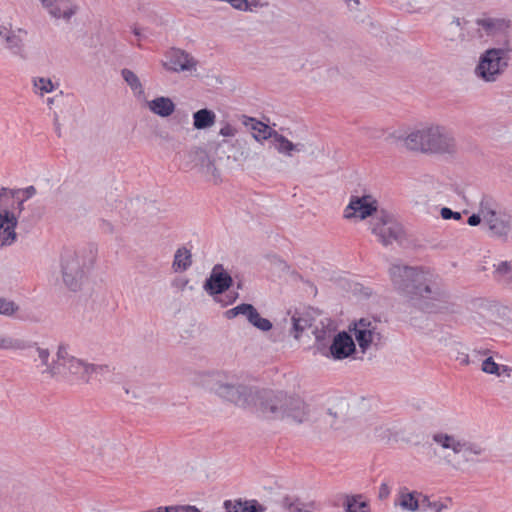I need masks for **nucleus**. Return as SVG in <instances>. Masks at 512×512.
I'll use <instances>...</instances> for the list:
<instances>
[{
  "mask_svg": "<svg viewBox=\"0 0 512 512\" xmlns=\"http://www.w3.org/2000/svg\"><path fill=\"white\" fill-rule=\"evenodd\" d=\"M204 382L221 399L237 407L251 409L264 419H287L297 424L309 420L310 407L296 394L240 383L235 375L225 372L208 374Z\"/></svg>",
  "mask_w": 512,
  "mask_h": 512,
  "instance_id": "nucleus-1",
  "label": "nucleus"
},
{
  "mask_svg": "<svg viewBox=\"0 0 512 512\" xmlns=\"http://www.w3.org/2000/svg\"><path fill=\"white\" fill-rule=\"evenodd\" d=\"M389 274L395 289L426 313H456L458 306L437 276L422 268L393 264Z\"/></svg>",
  "mask_w": 512,
  "mask_h": 512,
  "instance_id": "nucleus-2",
  "label": "nucleus"
},
{
  "mask_svg": "<svg viewBox=\"0 0 512 512\" xmlns=\"http://www.w3.org/2000/svg\"><path fill=\"white\" fill-rule=\"evenodd\" d=\"M401 139L404 142V146L413 151L453 154L457 150L456 140L452 132L440 125H431L414 130Z\"/></svg>",
  "mask_w": 512,
  "mask_h": 512,
  "instance_id": "nucleus-3",
  "label": "nucleus"
},
{
  "mask_svg": "<svg viewBox=\"0 0 512 512\" xmlns=\"http://www.w3.org/2000/svg\"><path fill=\"white\" fill-rule=\"evenodd\" d=\"M94 261L95 253L92 249H65L60 258V272L64 285L74 292L80 290Z\"/></svg>",
  "mask_w": 512,
  "mask_h": 512,
  "instance_id": "nucleus-4",
  "label": "nucleus"
},
{
  "mask_svg": "<svg viewBox=\"0 0 512 512\" xmlns=\"http://www.w3.org/2000/svg\"><path fill=\"white\" fill-rule=\"evenodd\" d=\"M507 48H489L484 51L475 67V75L485 82H495L505 72L510 60Z\"/></svg>",
  "mask_w": 512,
  "mask_h": 512,
  "instance_id": "nucleus-5",
  "label": "nucleus"
},
{
  "mask_svg": "<svg viewBox=\"0 0 512 512\" xmlns=\"http://www.w3.org/2000/svg\"><path fill=\"white\" fill-rule=\"evenodd\" d=\"M56 357L59 359L60 376L68 381L89 383V363L71 355L66 344L58 346Z\"/></svg>",
  "mask_w": 512,
  "mask_h": 512,
  "instance_id": "nucleus-6",
  "label": "nucleus"
},
{
  "mask_svg": "<svg viewBox=\"0 0 512 512\" xmlns=\"http://www.w3.org/2000/svg\"><path fill=\"white\" fill-rule=\"evenodd\" d=\"M371 230L383 245L399 241L403 235L401 224L385 211H381L373 220Z\"/></svg>",
  "mask_w": 512,
  "mask_h": 512,
  "instance_id": "nucleus-7",
  "label": "nucleus"
},
{
  "mask_svg": "<svg viewBox=\"0 0 512 512\" xmlns=\"http://www.w3.org/2000/svg\"><path fill=\"white\" fill-rule=\"evenodd\" d=\"M355 339L365 352L370 345H378L381 342L382 336L378 330V322L375 320L362 318L354 324Z\"/></svg>",
  "mask_w": 512,
  "mask_h": 512,
  "instance_id": "nucleus-8",
  "label": "nucleus"
},
{
  "mask_svg": "<svg viewBox=\"0 0 512 512\" xmlns=\"http://www.w3.org/2000/svg\"><path fill=\"white\" fill-rule=\"evenodd\" d=\"M224 316L229 320L243 316L252 326L263 332L269 331L273 327L269 319L261 317L257 309L248 303H241L225 311Z\"/></svg>",
  "mask_w": 512,
  "mask_h": 512,
  "instance_id": "nucleus-9",
  "label": "nucleus"
},
{
  "mask_svg": "<svg viewBox=\"0 0 512 512\" xmlns=\"http://www.w3.org/2000/svg\"><path fill=\"white\" fill-rule=\"evenodd\" d=\"M163 67L171 72H196L198 61L188 52L179 48H172L166 53Z\"/></svg>",
  "mask_w": 512,
  "mask_h": 512,
  "instance_id": "nucleus-10",
  "label": "nucleus"
},
{
  "mask_svg": "<svg viewBox=\"0 0 512 512\" xmlns=\"http://www.w3.org/2000/svg\"><path fill=\"white\" fill-rule=\"evenodd\" d=\"M355 343L350 334L342 331L332 338L331 344L322 348L323 356L334 360H342L355 352Z\"/></svg>",
  "mask_w": 512,
  "mask_h": 512,
  "instance_id": "nucleus-11",
  "label": "nucleus"
},
{
  "mask_svg": "<svg viewBox=\"0 0 512 512\" xmlns=\"http://www.w3.org/2000/svg\"><path fill=\"white\" fill-rule=\"evenodd\" d=\"M232 285V276L224 269L222 264H216L205 280L203 288L210 296H216L226 292Z\"/></svg>",
  "mask_w": 512,
  "mask_h": 512,
  "instance_id": "nucleus-12",
  "label": "nucleus"
},
{
  "mask_svg": "<svg viewBox=\"0 0 512 512\" xmlns=\"http://www.w3.org/2000/svg\"><path fill=\"white\" fill-rule=\"evenodd\" d=\"M480 212L483 221L488 225L489 231L498 237L507 236L510 231L509 216L498 214L488 207L487 203L481 202Z\"/></svg>",
  "mask_w": 512,
  "mask_h": 512,
  "instance_id": "nucleus-13",
  "label": "nucleus"
},
{
  "mask_svg": "<svg viewBox=\"0 0 512 512\" xmlns=\"http://www.w3.org/2000/svg\"><path fill=\"white\" fill-rule=\"evenodd\" d=\"M375 212H377V202L371 196H353L344 211V217L363 220Z\"/></svg>",
  "mask_w": 512,
  "mask_h": 512,
  "instance_id": "nucleus-14",
  "label": "nucleus"
},
{
  "mask_svg": "<svg viewBox=\"0 0 512 512\" xmlns=\"http://www.w3.org/2000/svg\"><path fill=\"white\" fill-rule=\"evenodd\" d=\"M39 2L52 18L66 22H69L78 11V5L73 0H39Z\"/></svg>",
  "mask_w": 512,
  "mask_h": 512,
  "instance_id": "nucleus-15",
  "label": "nucleus"
},
{
  "mask_svg": "<svg viewBox=\"0 0 512 512\" xmlns=\"http://www.w3.org/2000/svg\"><path fill=\"white\" fill-rule=\"evenodd\" d=\"M27 31L18 29L17 31L8 29L7 27L0 26V38L5 44V47L14 55L23 59L26 58L24 37Z\"/></svg>",
  "mask_w": 512,
  "mask_h": 512,
  "instance_id": "nucleus-16",
  "label": "nucleus"
},
{
  "mask_svg": "<svg viewBox=\"0 0 512 512\" xmlns=\"http://www.w3.org/2000/svg\"><path fill=\"white\" fill-rule=\"evenodd\" d=\"M17 217L9 210L0 211V248L13 245L17 240Z\"/></svg>",
  "mask_w": 512,
  "mask_h": 512,
  "instance_id": "nucleus-17",
  "label": "nucleus"
},
{
  "mask_svg": "<svg viewBox=\"0 0 512 512\" xmlns=\"http://www.w3.org/2000/svg\"><path fill=\"white\" fill-rule=\"evenodd\" d=\"M29 344L31 345L30 348L35 347L37 356L34 358V361L39 362L36 367L40 370L41 374L49 378H58L61 375V371L59 370V359L57 358L50 362L49 349L40 347L37 343Z\"/></svg>",
  "mask_w": 512,
  "mask_h": 512,
  "instance_id": "nucleus-18",
  "label": "nucleus"
},
{
  "mask_svg": "<svg viewBox=\"0 0 512 512\" xmlns=\"http://www.w3.org/2000/svg\"><path fill=\"white\" fill-rule=\"evenodd\" d=\"M189 158L194 162V166L199 168V171L204 174L208 179L218 180L219 171L216 168L214 161L210 159L208 154L202 148L194 147L189 151Z\"/></svg>",
  "mask_w": 512,
  "mask_h": 512,
  "instance_id": "nucleus-19",
  "label": "nucleus"
},
{
  "mask_svg": "<svg viewBox=\"0 0 512 512\" xmlns=\"http://www.w3.org/2000/svg\"><path fill=\"white\" fill-rule=\"evenodd\" d=\"M336 326L333 321L328 318L321 319L318 323H314L312 333L316 340V349L319 353L322 348L326 347L330 340L335 336Z\"/></svg>",
  "mask_w": 512,
  "mask_h": 512,
  "instance_id": "nucleus-20",
  "label": "nucleus"
},
{
  "mask_svg": "<svg viewBox=\"0 0 512 512\" xmlns=\"http://www.w3.org/2000/svg\"><path fill=\"white\" fill-rule=\"evenodd\" d=\"M479 37L496 36L509 28V21L501 18L482 17L475 21Z\"/></svg>",
  "mask_w": 512,
  "mask_h": 512,
  "instance_id": "nucleus-21",
  "label": "nucleus"
},
{
  "mask_svg": "<svg viewBox=\"0 0 512 512\" xmlns=\"http://www.w3.org/2000/svg\"><path fill=\"white\" fill-rule=\"evenodd\" d=\"M470 22L455 17L445 28L444 30V38L447 41L458 43L464 42L468 40V37L465 34V31H469Z\"/></svg>",
  "mask_w": 512,
  "mask_h": 512,
  "instance_id": "nucleus-22",
  "label": "nucleus"
},
{
  "mask_svg": "<svg viewBox=\"0 0 512 512\" xmlns=\"http://www.w3.org/2000/svg\"><path fill=\"white\" fill-rule=\"evenodd\" d=\"M243 124L253 131L252 136L258 142H262L269 138L273 139L275 137V133H277L276 130H273L267 124L251 117L244 116Z\"/></svg>",
  "mask_w": 512,
  "mask_h": 512,
  "instance_id": "nucleus-23",
  "label": "nucleus"
},
{
  "mask_svg": "<svg viewBox=\"0 0 512 512\" xmlns=\"http://www.w3.org/2000/svg\"><path fill=\"white\" fill-rule=\"evenodd\" d=\"M455 454H462V456L467 460H473V456H481L485 453V448L481 446V444L473 441L466 440L464 438H459L457 440L456 448L454 451Z\"/></svg>",
  "mask_w": 512,
  "mask_h": 512,
  "instance_id": "nucleus-24",
  "label": "nucleus"
},
{
  "mask_svg": "<svg viewBox=\"0 0 512 512\" xmlns=\"http://www.w3.org/2000/svg\"><path fill=\"white\" fill-rule=\"evenodd\" d=\"M150 111L160 117L166 118L175 111V104L171 98L159 96L147 103Z\"/></svg>",
  "mask_w": 512,
  "mask_h": 512,
  "instance_id": "nucleus-25",
  "label": "nucleus"
},
{
  "mask_svg": "<svg viewBox=\"0 0 512 512\" xmlns=\"http://www.w3.org/2000/svg\"><path fill=\"white\" fill-rule=\"evenodd\" d=\"M216 121V114L207 108L200 109L193 114V126L197 130L212 127Z\"/></svg>",
  "mask_w": 512,
  "mask_h": 512,
  "instance_id": "nucleus-26",
  "label": "nucleus"
},
{
  "mask_svg": "<svg viewBox=\"0 0 512 512\" xmlns=\"http://www.w3.org/2000/svg\"><path fill=\"white\" fill-rule=\"evenodd\" d=\"M273 142L275 144L276 150L286 156H292V152H301L304 150V145L301 143L294 144L290 140H288L285 136L275 133V137L273 138Z\"/></svg>",
  "mask_w": 512,
  "mask_h": 512,
  "instance_id": "nucleus-27",
  "label": "nucleus"
},
{
  "mask_svg": "<svg viewBox=\"0 0 512 512\" xmlns=\"http://www.w3.org/2000/svg\"><path fill=\"white\" fill-rule=\"evenodd\" d=\"M192 265V254L186 247L178 248L174 255L172 268L175 272L186 271Z\"/></svg>",
  "mask_w": 512,
  "mask_h": 512,
  "instance_id": "nucleus-28",
  "label": "nucleus"
},
{
  "mask_svg": "<svg viewBox=\"0 0 512 512\" xmlns=\"http://www.w3.org/2000/svg\"><path fill=\"white\" fill-rule=\"evenodd\" d=\"M292 320V333L294 338L299 339L300 334L307 328H313L315 320H313L308 314H294Z\"/></svg>",
  "mask_w": 512,
  "mask_h": 512,
  "instance_id": "nucleus-29",
  "label": "nucleus"
},
{
  "mask_svg": "<svg viewBox=\"0 0 512 512\" xmlns=\"http://www.w3.org/2000/svg\"><path fill=\"white\" fill-rule=\"evenodd\" d=\"M415 494V492H407L406 488L400 490L398 504L402 509L412 512L419 509V502L416 499Z\"/></svg>",
  "mask_w": 512,
  "mask_h": 512,
  "instance_id": "nucleus-30",
  "label": "nucleus"
},
{
  "mask_svg": "<svg viewBox=\"0 0 512 512\" xmlns=\"http://www.w3.org/2000/svg\"><path fill=\"white\" fill-rule=\"evenodd\" d=\"M29 342L10 336L0 335V349L4 350H25L30 348Z\"/></svg>",
  "mask_w": 512,
  "mask_h": 512,
  "instance_id": "nucleus-31",
  "label": "nucleus"
},
{
  "mask_svg": "<svg viewBox=\"0 0 512 512\" xmlns=\"http://www.w3.org/2000/svg\"><path fill=\"white\" fill-rule=\"evenodd\" d=\"M494 278L502 284H509L512 280L511 263L508 261L500 262L495 268Z\"/></svg>",
  "mask_w": 512,
  "mask_h": 512,
  "instance_id": "nucleus-32",
  "label": "nucleus"
},
{
  "mask_svg": "<svg viewBox=\"0 0 512 512\" xmlns=\"http://www.w3.org/2000/svg\"><path fill=\"white\" fill-rule=\"evenodd\" d=\"M362 495H346L344 501V508L346 512H360L361 509L368 508V503L362 501Z\"/></svg>",
  "mask_w": 512,
  "mask_h": 512,
  "instance_id": "nucleus-33",
  "label": "nucleus"
},
{
  "mask_svg": "<svg viewBox=\"0 0 512 512\" xmlns=\"http://www.w3.org/2000/svg\"><path fill=\"white\" fill-rule=\"evenodd\" d=\"M121 75L134 93L142 94L144 92L139 77L132 70L124 68L121 71Z\"/></svg>",
  "mask_w": 512,
  "mask_h": 512,
  "instance_id": "nucleus-34",
  "label": "nucleus"
},
{
  "mask_svg": "<svg viewBox=\"0 0 512 512\" xmlns=\"http://www.w3.org/2000/svg\"><path fill=\"white\" fill-rule=\"evenodd\" d=\"M432 439L435 443L439 444L444 449H451L453 452L455 451L457 440L453 435H449L446 433L438 432L433 434Z\"/></svg>",
  "mask_w": 512,
  "mask_h": 512,
  "instance_id": "nucleus-35",
  "label": "nucleus"
},
{
  "mask_svg": "<svg viewBox=\"0 0 512 512\" xmlns=\"http://www.w3.org/2000/svg\"><path fill=\"white\" fill-rule=\"evenodd\" d=\"M33 86L36 89V92H39L40 95L50 93L54 90V84L51 79L45 77L35 78L33 80Z\"/></svg>",
  "mask_w": 512,
  "mask_h": 512,
  "instance_id": "nucleus-36",
  "label": "nucleus"
},
{
  "mask_svg": "<svg viewBox=\"0 0 512 512\" xmlns=\"http://www.w3.org/2000/svg\"><path fill=\"white\" fill-rule=\"evenodd\" d=\"M481 369L487 374L500 376L501 367L497 364L492 357H487L483 362Z\"/></svg>",
  "mask_w": 512,
  "mask_h": 512,
  "instance_id": "nucleus-37",
  "label": "nucleus"
},
{
  "mask_svg": "<svg viewBox=\"0 0 512 512\" xmlns=\"http://www.w3.org/2000/svg\"><path fill=\"white\" fill-rule=\"evenodd\" d=\"M18 310L15 302L0 297V314L4 316H12Z\"/></svg>",
  "mask_w": 512,
  "mask_h": 512,
  "instance_id": "nucleus-38",
  "label": "nucleus"
},
{
  "mask_svg": "<svg viewBox=\"0 0 512 512\" xmlns=\"http://www.w3.org/2000/svg\"><path fill=\"white\" fill-rule=\"evenodd\" d=\"M283 506L289 512H302L304 511L306 504L302 503L299 499H291L286 497L283 501Z\"/></svg>",
  "mask_w": 512,
  "mask_h": 512,
  "instance_id": "nucleus-39",
  "label": "nucleus"
},
{
  "mask_svg": "<svg viewBox=\"0 0 512 512\" xmlns=\"http://www.w3.org/2000/svg\"><path fill=\"white\" fill-rule=\"evenodd\" d=\"M88 372H89V381H90L94 375L95 376H98V375L104 376L105 374L110 373L111 370H110V367L106 364L89 363Z\"/></svg>",
  "mask_w": 512,
  "mask_h": 512,
  "instance_id": "nucleus-40",
  "label": "nucleus"
},
{
  "mask_svg": "<svg viewBox=\"0 0 512 512\" xmlns=\"http://www.w3.org/2000/svg\"><path fill=\"white\" fill-rule=\"evenodd\" d=\"M243 512H265L266 507L260 504L257 500L242 501Z\"/></svg>",
  "mask_w": 512,
  "mask_h": 512,
  "instance_id": "nucleus-41",
  "label": "nucleus"
},
{
  "mask_svg": "<svg viewBox=\"0 0 512 512\" xmlns=\"http://www.w3.org/2000/svg\"><path fill=\"white\" fill-rule=\"evenodd\" d=\"M20 193L23 195L22 199H24L26 201V200L30 199L31 197H33L37 193V190L33 185H31L24 189H15V190L10 191V194L12 197H17V195Z\"/></svg>",
  "mask_w": 512,
  "mask_h": 512,
  "instance_id": "nucleus-42",
  "label": "nucleus"
},
{
  "mask_svg": "<svg viewBox=\"0 0 512 512\" xmlns=\"http://www.w3.org/2000/svg\"><path fill=\"white\" fill-rule=\"evenodd\" d=\"M223 507L225 512H243L241 499L226 500Z\"/></svg>",
  "mask_w": 512,
  "mask_h": 512,
  "instance_id": "nucleus-43",
  "label": "nucleus"
},
{
  "mask_svg": "<svg viewBox=\"0 0 512 512\" xmlns=\"http://www.w3.org/2000/svg\"><path fill=\"white\" fill-rule=\"evenodd\" d=\"M440 215L445 220H450V219L461 220L462 219V215L460 212L453 211L448 207H443L440 211Z\"/></svg>",
  "mask_w": 512,
  "mask_h": 512,
  "instance_id": "nucleus-44",
  "label": "nucleus"
},
{
  "mask_svg": "<svg viewBox=\"0 0 512 512\" xmlns=\"http://www.w3.org/2000/svg\"><path fill=\"white\" fill-rule=\"evenodd\" d=\"M248 11H256L260 8L266 7L269 4L268 0H246Z\"/></svg>",
  "mask_w": 512,
  "mask_h": 512,
  "instance_id": "nucleus-45",
  "label": "nucleus"
},
{
  "mask_svg": "<svg viewBox=\"0 0 512 512\" xmlns=\"http://www.w3.org/2000/svg\"><path fill=\"white\" fill-rule=\"evenodd\" d=\"M189 283V279L186 277H176L172 280L171 286L178 291H183Z\"/></svg>",
  "mask_w": 512,
  "mask_h": 512,
  "instance_id": "nucleus-46",
  "label": "nucleus"
},
{
  "mask_svg": "<svg viewBox=\"0 0 512 512\" xmlns=\"http://www.w3.org/2000/svg\"><path fill=\"white\" fill-rule=\"evenodd\" d=\"M236 133L237 129L229 123H226L219 131V134L223 137H234Z\"/></svg>",
  "mask_w": 512,
  "mask_h": 512,
  "instance_id": "nucleus-47",
  "label": "nucleus"
},
{
  "mask_svg": "<svg viewBox=\"0 0 512 512\" xmlns=\"http://www.w3.org/2000/svg\"><path fill=\"white\" fill-rule=\"evenodd\" d=\"M422 503H423V505L426 504V506L428 508L434 510V512H441L443 509L446 508V505H444L443 503L431 502L427 497L424 498Z\"/></svg>",
  "mask_w": 512,
  "mask_h": 512,
  "instance_id": "nucleus-48",
  "label": "nucleus"
},
{
  "mask_svg": "<svg viewBox=\"0 0 512 512\" xmlns=\"http://www.w3.org/2000/svg\"><path fill=\"white\" fill-rule=\"evenodd\" d=\"M224 2H228L235 9L248 11L246 0H225Z\"/></svg>",
  "mask_w": 512,
  "mask_h": 512,
  "instance_id": "nucleus-49",
  "label": "nucleus"
},
{
  "mask_svg": "<svg viewBox=\"0 0 512 512\" xmlns=\"http://www.w3.org/2000/svg\"><path fill=\"white\" fill-rule=\"evenodd\" d=\"M375 437L379 440L389 439V429L384 426L376 427Z\"/></svg>",
  "mask_w": 512,
  "mask_h": 512,
  "instance_id": "nucleus-50",
  "label": "nucleus"
},
{
  "mask_svg": "<svg viewBox=\"0 0 512 512\" xmlns=\"http://www.w3.org/2000/svg\"><path fill=\"white\" fill-rule=\"evenodd\" d=\"M391 489L387 483H382L379 487L378 497L380 500L387 499L390 495Z\"/></svg>",
  "mask_w": 512,
  "mask_h": 512,
  "instance_id": "nucleus-51",
  "label": "nucleus"
},
{
  "mask_svg": "<svg viewBox=\"0 0 512 512\" xmlns=\"http://www.w3.org/2000/svg\"><path fill=\"white\" fill-rule=\"evenodd\" d=\"M483 220L482 218V215H481V212L479 211L478 214H472L469 218H468V221L467 223L470 225V226H477L480 224V222Z\"/></svg>",
  "mask_w": 512,
  "mask_h": 512,
  "instance_id": "nucleus-52",
  "label": "nucleus"
},
{
  "mask_svg": "<svg viewBox=\"0 0 512 512\" xmlns=\"http://www.w3.org/2000/svg\"><path fill=\"white\" fill-rule=\"evenodd\" d=\"M177 512H201L193 505H177Z\"/></svg>",
  "mask_w": 512,
  "mask_h": 512,
  "instance_id": "nucleus-53",
  "label": "nucleus"
},
{
  "mask_svg": "<svg viewBox=\"0 0 512 512\" xmlns=\"http://www.w3.org/2000/svg\"><path fill=\"white\" fill-rule=\"evenodd\" d=\"M326 415H327L329 418H331V420H326V422H328V423L330 424L331 428H335V429H336V428H337V426H336V425H335V423H334V420H335V419H336V417H337L336 412H332V410H331V409H328V410H327Z\"/></svg>",
  "mask_w": 512,
  "mask_h": 512,
  "instance_id": "nucleus-54",
  "label": "nucleus"
},
{
  "mask_svg": "<svg viewBox=\"0 0 512 512\" xmlns=\"http://www.w3.org/2000/svg\"><path fill=\"white\" fill-rule=\"evenodd\" d=\"M152 512H177V505L158 507L156 510H152Z\"/></svg>",
  "mask_w": 512,
  "mask_h": 512,
  "instance_id": "nucleus-55",
  "label": "nucleus"
},
{
  "mask_svg": "<svg viewBox=\"0 0 512 512\" xmlns=\"http://www.w3.org/2000/svg\"><path fill=\"white\" fill-rule=\"evenodd\" d=\"M101 228L106 233H113V226L110 222L103 220L101 224Z\"/></svg>",
  "mask_w": 512,
  "mask_h": 512,
  "instance_id": "nucleus-56",
  "label": "nucleus"
},
{
  "mask_svg": "<svg viewBox=\"0 0 512 512\" xmlns=\"http://www.w3.org/2000/svg\"><path fill=\"white\" fill-rule=\"evenodd\" d=\"M54 127H55V132H56L57 136L61 137L62 136L61 125L59 123V119H58V115L57 114H55V116H54Z\"/></svg>",
  "mask_w": 512,
  "mask_h": 512,
  "instance_id": "nucleus-57",
  "label": "nucleus"
},
{
  "mask_svg": "<svg viewBox=\"0 0 512 512\" xmlns=\"http://www.w3.org/2000/svg\"><path fill=\"white\" fill-rule=\"evenodd\" d=\"M459 362L463 365H469L470 359L468 354H461L458 358Z\"/></svg>",
  "mask_w": 512,
  "mask_h": 512,
  "instance_id": "nucleus-58",
  "label": "nucleus"
},
{
  "mask_svg": "<svg viewBox=\"0 0 512 512\" xmlns=\"http://www.w3.org/2000/svg\"><path fill=\"white\" fill-rule=\"evenodd\" d=\"M500 376L506 374L508 377L511 375L512 369L506 365H500Z\"/></svg>",
  "mask_w": 512,
  "mask_h": 512,
  "instance_id": "nucleus-59",
  "label": "nucleus"
},
{
  "mask_svg": "<svg viewBox=\"0 0 512 512\" xmlns=\"http://www.w3.org/2000/svg\"><path fill=\"white\" fill-rule=\"evenodd\" d=\"M238 292H234L233 295H227L228 301L224 303V305L232 304L238 298Z\"/></svg>",
  "mask_w": 512,
  "mask_h": 512,
  "instance_id": "nucleus-60",
  "label": "nucleus"
},
{
  "mask_svg": "<svg viewBox=\"0 0 512 512\" xmlns=\"http://www.w3.org/2000/svg\"><path fill=\"white\" fill-rule=\"evenodd\" d=\"M24 202L25 200L24 199H21L19 202H18V205H17V209L20 212H22L24 210Z\"/></svg>",
  "mask_w": 512,
  "mask_h": 512,
  "instance_id": "nucleus-61",
  "label": "nucleus"
},
{
  "mask_svg": "<svg viewBox=\"0 0 512 512\" xmlns=\"http://www.w3.org/2000/svg\"><path fill=\"white\" fill-rule=\"evenodd\" d=\"M348 6H351V5H358L359 4V1L358 0H346Z\"/></svg>",
  "mask_w": 512,
  "mask_h": 512,
  "instance_id": "nucleus-62",
  "label": "nucleus"
},
{
  "mask_svg": "<svg viewBox=\"0 0 512 512\" xmlns=\"http://www.w3.org/2000/svg\"><path fill=\"white\" fill-rule=\"evenodd\" d=\"M348 6H351V5H358L359 4V1L358 0H346Z\"/></svg>",
  "mask_w": 512,
  "mask_h": 512,
  "instance_id": "nucleus-63",
  "label": "nucleus"
},
{
  "mask_svg": "<svg viewBox=\"0 0 512 512\" xmlns=\"http://www.w3.org/2000/svg\"><path fill=\"white\" fill-rule=\"evenodd\" d=\"M133 33H134V35H135V36H137V37H140V36H141V32H140L139 28H137V27H135V28L133 29Z\"/></svg>",
  "mask_w": 512,
  "mask_h": 512,
  "instance_id": "nucleus-64",
  "label": "nucleus"
}]
</instances>
